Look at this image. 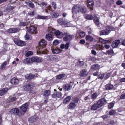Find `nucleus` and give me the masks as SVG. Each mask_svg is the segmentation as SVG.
Listing matches in <instances>:
<instances>
[{
    "label": "nucleus",
    "instance_id": "aec40b11",
    "mask_svg": "<svg viewBox=\"0 0 125 125\" xmlns=\"http://www.w3.org/2000/svg\"><path fill=\"white\" fill-rule=\"evenodd\" d=\"M11 83L12 84H17L19 82L18 80L15 77L12 78L10 81Z\"/></svg>",
    "mask_w": 125,
    "mask_h": 125
},
{
    "label": "nucleus",
    "instance_id": "ddd939ff",
    "mask_svg": "<svg viewBox=\"0 0 125 125\" xmlns=\"http://www.w3.org/2000/svg\"><path fill=\"white\" fill-rule=\"evenodd\" d=\"M36 28L33 26H31L29 27L27 29L28 31L31 34L35 33Z\"/></svg>",
    "mask_w": 125,
    "mask_h": 125
},
{
    "label": "nucleus",
    "instance_id": "b1692460",
    "mask_svg": "<svg viewBox=\"0 0 125 125\" xmlns=\"http://www.w3.org/2000/svg\"><path fill=\"white\" fill-rule=\"evenodd\" d=\"M69 44L70 43L69 42L65 44H62L61 45L60 48L62 49L64 48L66 49H67L68 48Z\"/></svg>",
    "mask_w": 125,
    "mask_h": 125
},
{
    "label": "nucleus",
    "instance_id": "49530a36",
    "mask_svg": "<svg viewBox=\"0 0 125 125\" xmlns=\"http://www.w3.org/2000/svg\"><path fill=\"white\" fill-rule=\"evenodd\" d=\"M65 76V75L64 74H61L58 75L56 76V78L58 79H60L62 78H63Z\"/></svg>",
    "mask_w": 125,
    "mask_h": 125
},
{
    "label": "nucleus",
    "instance_id": "2f4dec72",
    "mask_svg": "<svg viewBox=\"0 0 125 125\" xmlns=\"http://www.w3.org/2000/svg\"><path fill=\"white\" fill-rule=\"evenodd\" d=\"M16 98L15 97H10L7 99V102H13L15 101L16 100Z\"/></svg>",
    "mask_w": 125,
    "mask_h": 125
},
{
    "label": "nucleus",
    "instance_id": "cd10ccee",
    "mask_svg": "<svg viewBox=\"0 0 125 125\" xmlns=\"http://www.w3.org/2000/svg\"><path fill=\"white\" fill-rule=\"evenodd\" d=\"M35 76V75L27 74L26 76V78L28 80H30L34 78Z\"/></svg>",
    "mask_w": 125,
    "mask_h": 125
},
{
    "label": "nucleus",
    "instance_id": "13d9d810",
    "mask_svg": "<svg viewBox=\"0 0 125 125\" xmlns=\"http://www.w3.org/2000/svg\"><path fill=\"white\" fill-rule=\"evenodd\" d=\"M14 8L13 6H9L7 7V10L8 11H10L12 10Z\"/></svg>",
    "mask_w": 125,
    "mask_h": 125
},
{
    "label": "nucleus",
    "instance_id": "e2e57ef3",
    "mask_svg": "<svg viewBox=\"0 0 125 125\" xmlns=\"http://www.w3.org/2000/svg\"><path fill=\"white\" fill-rule=\"evenodd\" d=\"M120 98L121 99H125V93L121 95Z\"/></svg>",
    "mask_w": 125,
    "mask_h": 125
},
{
    "label": "nucleus",
    "instance_id": "393cba45",
    "mask_svg": "<svg viewBox=\"0 0 125 125\" xmlns=\"http://www.w3.org/2000/svg\"><path fill=\"white\" fill-rule=\"evenodd\" d=\"M46 39L48 41H52L53 39V38L52 35L50 34L47 33L45 36Z\"/></svg>",
    "mask_w": 125,
    "mask_h": 125
},
{
    "label": "nucleus",
    "instance_id": "412c9836",
    "mask_svg": "<svg viewBox=\"0 0 125 125\" xmlns=\"http://www.w3.org/2000/svg\"><path fill=\"white\" fill-rule=\"evenodd\" d=\"M94 22L95 23L96 25L98 27L100 26V24L98 18L94 16Z\"/></svg>",
    "mask_w": 125,
    "mask_h": 125
},
{
    "label": "nucleus",
    "instance_id": "5fc2aeb1",
    "mask_svg": "<svg viewBox=\"0 0 125 125\" xmlns=\"http://www.w3.org/2000/svg\"><path fill=\"white\" fill-rule=\"evenodd\" d=\"M68 41H69L71 40L74 37V36L73 35H71L69 34H68Z\"/></svg>",
    "mask_w": 125,
    "mask_h": 125
},
{
    "label": "nucleus",
    "instance_id": "5701e85b",
    "mask_svg": "<svg viewBox=\"0 0 125 125\" xmlns=\"http://www.w3.org/2000/svg\"><path fill=\"white\" fill-rule=\"evenodd\" d=\"M7 88H3L0 90V96H2L6 94L8 91Z\"/></svg>",
    "mask_w": 125,
    "mask_h": 125
},
{
    "label": "nucleus",
    "instance_id": "bb28decb",
    "mask_svg": "<svg viewBox=\"0 0 125 125\" xmlns=\"http://www.w3.org/2000/svg\"><path fill=\"white\" fill-rule=\"evenodd\" d=\"M25 3L27 5H28L30 7L33 8L35 7L33 3L31 1H29L28 2H25Z\"/></svg>",
    "mask_w": 125,
    "mask_h": 125
},
{
    "label": "nucleus",
    "instance_id": "a211bd4d",
    "mask_svg": "<svg viewBox=\"0 0 125 125\" xmlns=\"http://www.w3.org/2000/svg\"><path fill=\"white\" fill-rule=\"evenodd\" d=\"M76 106V105L75 103L71 102L69 105L68 108L70 109L73 110L75 108Z\"/></svg>",
    "mask_w": 125,
    "mask_h": 125
},
{
    "label": "nucleus",
    "instance_id": "8fccbe9b",
    "mask_svg": "<svg viewBox=\"0 0 125 125\" xmlns=\"http://www.w3.org/2000/svg\"><path fill=\"white\" fill-rule=\"evenodd\" d=\"M106 53L107 54L111 55L114 53V52L113 50L110 49L107 51L106 52Z\"/></svg>",
    "mask_w": 125,
    "mask_h": 125
},
{
    "label": "nucleus",
    "instance_id": "c9c22d12",
    "mask_svg": "<svg viewBox=\"0 0 125 125\" xmlns=\"http://www.w3.org/2000/svg\"><path fill=\"white\" fill-rule=\"evenodd\" d=\"M113 87V85L110 84H107L105 86L106 89L108 90L111 89H112Z\"/></svg>",
    "mask_w": 125,
    "mask_h": 125
},
{
    "label": "nucleus",
    "instance_id": "79ce46f5",
    "mask_svg": "<svg viewBox=\"0 0 125 125\" xmlns=\"http://www.w3.org/2000/svg\"><path fill=\"white\" fill-rule=\"evenodd\" d=\"M95 47L96 48V49L99 50H101L103 48V46L101 45L100 44H96Z\"/></svg>",
    "mask_w": 125,
    "mask_h": 125
},
{
    "label": "nucleus",
    "instance_id": "dca6fc26",
    "mask_svg": "<svg viewBox=\"0 0 125 125\" xmlns=\"http://www.w3.org/2000/svg\"><path fill=\"white\" fill-rule=\"evenodd\" d=\"M52 52L54 54L60 53L62 51L60 49L57 48H53V49H52Z\"/></svg>",
    "mask_w": 125,
    "mask_h": 125
},
{
    "label": "nucleus",
    "instance_id": "f704fd0d",
    "mask_svg": "<svg viewBox=\"0 0 125 125\" xmlns=\"http://www.w3.org/2000/svg\"><path fill=\"white\" fill-rule=\"evenodd\" d=\"M78 33L80 36L82 38L85 35V33L83 31H79L78 32Z\"/></svg>",
    "mask_w": 125,
    "mask_h": 125
},
{
    "label": "nucleus",
    "instance_id": "9d476101",
    "mask_svg": "<svg viewBox=\"0 0 125 125\" xmlns=\"http://www.w3.org/2000/svg\"><path fill=\"white\" fill-rule=\"evenodd\" d=\"M23 63L25 64L31 65L32 64L31 58H27L22 61Z\"/></svg>",
    "mask_w": 125,
    "mask_h": 125
},
{
    "label": "nucleus",
    "instance_id": "58836bf2",
    "mask_svg": "<svg viewBox=\"0 0 125 125\" xmlns=\"http://www.w3.org/2000/svg\"><path fill=\"white\" fill-rule=\"evenodd\" d=\"M8 62H7L6 61L4 62L1 65V69H4L6 66Z\"/></svg>",
    "mask_w": 125,
    "mask_h": 125
},
{
    "label": "nucleus",
    "instance_id": "ea45409f",
    "mask_svg": "<svg viewBox=\"0 0 125 125\" xmlns=\"http://www.w3.org/2000/svg\"><path fill=\"white\" fill-rule=\"evenodd\" d=\"M107 4L109 5H111L114 3V0H106Z\"/></svg>",
    "mask_w": 125,
    "mask_h": 125
},
{
    "label": "nucleus",
    "instance_id": "0e129e2a",
    "mask_svg": "<svg viewBox=\"0 0 125 125\" xmlns=\"http://www.w3.org/2000/svg\"><path fill=\"white\" fill-rule=\"evenodd\" d=\"M104 74H101L99 75L98 77L99 78H100L101 79H102L104 77Z\"/></svg>",
    "mask_w": 125,
    "mask_h": 125
},
{
    "label": "nucleus",
    "instance_id": "2eb2a0df",
    "mask_svg": "<svg viewBox=\"0 0 125 125\" xmlns=\"http://www.w3.org/2000/svg\"><path fill=\"white\" fill-rule=\"evenodd\" d=\"M19 29L17 28H11L8 30V31L10 33H16L19 31Z\"/></svg>",
    "mask_w": 125,
    "mask_h": 125
},
{
    "label": "nucleus",
    "instance_id": "e433bc0d",
    "mask_svg": "<svg viewBox=\"0 0 125 125\" xmlns=\"http://www.w3.org/2000/svg\"><path fill=\"white\" fill-rule=\"evenodd\" d=\"M58 23L60 25L63 24H65L64 21L62 19L60 18L57 20Z\"/></svg>",
    "mask_w": 125,
    "mask_h": 125
},
{
    "label": "nucleus",
    "instance_id": "a19ab883",
    "mask_svg": "<svg viewBox=\"0 0 125 125\" xmlns=\"http://www.w3.org/2000/svg\"><path fill=\"white\" fill-rule=\"evenodd\" d=\"M79 100V98H78L76 97H75L73 98L72 101L73 102H74L75 104L76 103H77Z\"/></svg>",
    "mask_w": 125,
    "mask_h": 125
},
{
    "label": "nucleus",
    "instance_id": "4be33fe9",
    "mask_svg": "<svg viewBox=\"0 0 125 125\" xmlns=\"http://www.w3.org/2000/svg\"><path fill=\"white\" fill-rule=\"evenodd\" d=\"M71 97L70 96H67L63 100V103L66 104L68 103L70 101Z\"/></svg>",
    "mask_w": 125,
    "mask_h": 125
},
{
    "label": "nucleus",
    "instance_id": "864d4df0",
    "mask_svg": "<svg viewBox=\"0 0 125 125\" xmlns=\"http://www.w3.org/2000/svg\"><path fill=\"white\" fill-rule=\"evenodd\" d=\"M114 103L112 102L110 103L108 105V108L109 109H111L113 108L114 106Z\"/></svg>",
    "mask_w": 125,
    "mask_h": 125
},
{
    "label": "nucleus",
    "instance_id": "9b49d317",
    "mask_svg": "<svg viewBox=\"0 0 125 125\" xmlns=\"http://www.w3.org/2000/svg\"><path fill=\"white\" fill-rule=\"evenodd\" d=\"M110 32V31L108 29L103 30L100 31V35H107Z\"/></svg>",
    "mask_w": 125,
    "mask_h": 125
},
{
    "label": "nucleus",
    "instance_id": "69168bd1",
    "mask_svg": "<svg viewBox=\"0 0 125 125\" xmlns=\"http://www.w3.org/2000/svg\"><path fill=\"white\" fill-rule=\"evenodd\" d=\"M108 115H104L102 116H101V117L104 119L107 118L109 117Z\"/></svg>",
    "mask_w": 125,
    "mask_h": 125
},
{
    "label": "nucleus",
    "instance_id": "1a4fd4ad",
    "mask_svg": "<svg viewBox=\"0 0 125 125\" xmlns=\"http://www.w3.org/2000/svg\"><path fill=\"white\" fill-rule=\"evenodd\" d=\"M120 42L119 40H117L114 41L112 43V46L113 48H115L117 47Z\"/></svg>",
    "mask_w": 125,
    "mask_h": 125
},
{
    "label": "nucleus",
    "instance_id": "a878e982",
    "mask_svg": "<svg viewBox=\"0 0 125 125\" xmlns=\"http://www.w3.org/2000/svg\"><path fill=\"white\" fill-rule=\"evenodd\" d=\"M88 73L86 70H83L81 71L80 75L81 76H86Z\"/></svg>",
    "mask_w": 125,
    "mask_h": 125
},
{
    "label": "nucleus",
    "instance_id": "473e14b6",
    "mask_svg": "<svg viewBox=\"0 0 125 125\" xmlns=\"http://www.w3.org/2000/svg\"><path fill=\"white\" fill-rule=\"evenodd\" d=\"M25 38L26 40H30L32 39V37L31 35H28L26 33L25 36Z\"/></svg>",
    "mask_w": 125,
    "mask_h": 125
},
{
    "label": "nucleus",
    "instance_id": "c756f323",
    "mask_svg": "<svg viewBox=\"0 0 125 125\" xmlns=\"http://www.w3.org/2000/svg\"><path fill=\"white\" fill-rule=\"evenodd\" d=\"M50 90H46L44 91L43 96L44 97H47L50 95Z\"/></svg>",
    "mask_w": 125,
    "mask_h": 125
},
{
    "label": "nucleus",
    "instance_id": "338daca9",
    "mask_svg": "<svg viewBox=\"0 0 125 125\" xmlns=\"http://www.w3.org/2000/svg\"><path fill=\"white\" fill-rule=\"evenodd\" d=\"M20 25L21 26H24L27 25V23L24 22H21L20 23Z\"/></svg>",
    "mask_w": 125,
    "mask_h": 125
},
{
    "label": "nucleus",
    "instance_id": "4468645a",
    "mask_svg": "<svg viewBox=\"0 0 125 125\" xmlns=\"http://www.w3.org/2000/svg\"><path fill=\"white\" fill-rule=\"evenodd\" d=\"M39 45L43 48L45 47L46 45V42L44 39H41L39 43Z\"/></svg>",
    "mask_w": 125,
    "mask_h": 125
},
{
    "label": "nucleus",
    "instance_id": "39448f33",
    "mask_svg": "<svg viewBox=\"0 0 125 125\" xmlns=\"http://www.w3.org/2000/svg\"><path fill=\"white\" fill-rule=\"evenodd\" d=\"M32 64L33 62H40L42 61L41 58L37 56H34L31 58Z\"/></svg>",
    "mask_w": 125,
    "mask_h": 125
},
{
    "label": "nucleus",
    "instance_id": "680f3d73",
    "mask_svg": "<svg viewBox=\"0 0 125 125\" xmlns=\"http://www.w3.org/2000/svg\"><path fill=\"white\" fill-rule=\"evenodd\" d=\"M53 43L54 45H56L59 43V42L58 40H56L53 42Z\"/></svg>",
    "mask_w": 125,
    "mask_h": 125
},
{
    "label": "nucleus",
    "instance_id": "09e8293b",
    "mask_svg": "<svg viewBox=\"0 0 125 125\" xmlns=\"http://www.w3.org/2000/svg\"><path fill=\"white\" fill-rule=\"evenodd\" d=\"M85 18L89 20H92L93 18V17L91 15H86L85 16Z\"/></svg>",
    "mask_w": 125,
    "mask_h": 125
},
{
    "label": "nucleus",
    "instance_id": "4d7b16f0",
    "mask_svg": "<svg viewBox=\"0 0 125 125\" xmlns=\"http://www.w3.org/2000/svg\"><path fill=\"white\" fill-rule=\"evenodd\" d=\"M52 5L54 9H56V4L55 2H52Z\"/></svg>",
    "mask_w": 125,
    "mask_h": 125
},
{
    "label": "nucleus",
    "instance_id": "72a5a7b5",
    "mask_svg": "<svg viewBox=\"0 0 125 125\" xmlns=\"http://www.w3.org/2000/svg\"><path fill=\"white\" fill-rule=\"evenodd\" d=\"M64 37L63 38V40L65 41H68V34L66 33H64L63 36Z\"/></svg>",
    "mask_w": 125,
    "mask_h": 125
},
{
    "label": "nucleus",
    "instance_id": "6e6552de",
    "mask_svg": "<svg viewBox=\"0 0 125 125\" xmlns=\"http://www.w3.org/2000/svg\"><path fill=\"white\" fill-rule=\"evenodd\" d=\"M28 104L26 103L23 104L20 108L21 110L24 113L27 111L28 108Z\"/></svg>",
    "mask_w": 125,
    "mask_h": 125
},
{
    "label": "nucleus",
    "instance_id": "052dcab7",
    "mask_svg": "<svg viewBox=\"0 0 125 125\" xmlns=\"http://www.w3.org/2000/svg\"><path fill=\"white\" fill-rule=\"evenodd\" d=\"M28 15L31 17L33 16L34 15V11L28 13Z\"/></svg>",
    "mask_w": 125,
    "mask_h": 125
},
{
    "label": "nucleus",
    "instance_id": "de8ad7c7",
    "mask_svg": "<svg viewBox=\"0 0 125 125\" xmlns=\"http://www.w3.org/2000/svg\"><path fill=\"white\" fill-rule=\"evenodd\" d=\"M9 45L7 44H4L3 47H4V49H3L2 50V52L4 53V52L7 50V48H6V46H9Z\"/></svg>",
    "mask_w": 125,
    "mask_h": 125
},
{
    "label": "nucleus",
    "instance_id": "7ed1b4c3",
    "mask_svg": "<svg viewBox=\"0 0 125 125\" xmlns=\"http://www.w3.org/2000/svg\"><path fill=\"white\" fill-rule=\"evenodd\" d=\"M81 6L79 5H74L72 9V12L73 13H77L80 11Z\"/></svg>",
    "mask_w": 125,
    "mask_h": 125
},
{
    "label": "nucleus",
    "instance_id": "f257e3e1",
    "mask_svg": "<svg viewBox=\"0 0 125 125\" xmlns=\"http://www.w3.org/2000/svg\"><path fill=\"white\" fill-rule=\"evenodd\" d=\"M49 32L54 34L58 38L61 39L63 37V33L62 32L51 27L49 28Z\"/></svg>",
    "mask_w": 125,
    "mask_h": 125
},
{
    "label": "nucleus",
    "instance_id": "20e7f679",
    "mask_svg": "<svg viewBox=\"0 0 125 125\" xmlns=\"http://www.w3.org/2000/svg\"><path fill=\"white\" fill-rule=\"evenodd\" d=\"M10 112L11 114L17 115L18 116L22 115L24 114L23 113L21 114L19 113V109L16 108L11 110Z\"/></svg>",
    "mask_w": 125,
    "mask_h": 125
},
{
    "label": "nucleus",
    "instance_id": "603ef678",
    "mask_svg": "<svg viewBox=\"0 0 125 125\" xmlns=\"http://www.w3.org/2000/svg\"><path fill=\"white\" fill-rule=\"evenodd\" d=\"M100 66L98 64H96L94 65V70H98L100 69Z\"/></svg>",
    "mask_w": 125,
    "mask_h": 125
},
{
    "label": "nucleus",
    "instance_id": "4c0bfd02",
    "mask_svg": "<svg viewBox=\"0 0 125 125\" xmlns=\"http://www.w3.org/2000/svg\"><path fill=\"white\" fill-rule=\"evenodd\" d=\"M86 9L84 7H82L81 6L80 11V12H82L83 13H85L86 12Z\"/></svg>",
    "mask_w": 125,
    "mask_h": 125
},
{
    "label": "nucleus",
    "instance_id": "f03ea898",
    "mask_svg": "<svg viewBox=\"0 0 125 125\" xmlns=\"http://www.w3.org/2000/svg\"><path fill=\"white\" fill-rule=\"evenodd\" d=\"M106 102V100L104 98H103L98 101L96 104H94V110L100 107Z\"/></svg>",
    "mask_w": 125,
    "mask_h": 125
},
{
    "label": "nucleus",
    "instance_id": "c85d7f7f",
    "mask_svg": "<svg viewBox=\"0 0 125 125\" xmlns=\"http://www.w3.org/2000/svg\"><path fill=\"white\" fill-rule=\"evenodd\" d=\"M86 39L87 41L91 42L93 41V38L92 36L88 35L86 36Z\"/></svg>",
    "mask_w": 125,
    "mask_h": 125
},
{
    "label": "nucleus",
    "instance_id": "7c9ffc66",
    "mask_svg": "<svg viewBox=\"0 0 125 125\" xmlns=\"http://www.w3.org/2000/svg\"><path fill=\"white\" fill-rule=\"evenodd\" d=\"M47 16H43L41 15H38L37 16L36 18L38 19L44 20L47 19Z\"/></svg>",
    "mask_w": 125,
    "mask_h": 125
},
{
    "label": "nucleus",
    "instance_id": "a18cd8bd",
    "mask_svg": "<svg viewBox=\"0 0 125 125\" xmlns=\"http://www.w3.org/2000/svg\"><path fill=\"white\" fill-rule=\"evenodd\" d=\"M106 28L107 29L109 30V31H114L115 30L114 28L110 26H107L106 27Z\"/></svg>",
    "mask_w": 125,
    "mask_h": 125
},
{
    "label": "nucleus",
    "instance_id": "bf43d9fd",
    "mask_svg": "<svg viewBox=\"0 0 125 125\" xmlns=\"http://www.w3.org/2000/svg\"><path fill=\"white\" fill-rule=\"evenodd\" d=\"M56 93L57 97L60 98L62 96V94L60 92H57Z\"/></svg>",
    "mask_w": 125,
    "mask_h": 125
},
{
    "label": "nucleus",
    "instance_id": "f3484780",
    "mask_svg": "<svg viewBox=\"0 0 125 125\" xmlns=\"http://www.w3.org/2000/svg\"><path fill=\"white\" fill-rule=\"evenodd\" d=\"M63 87L65 90L68 91L71 88L72 86L70 84H67L64 85L63 86Z\"/></svg>",
    "mask_w": 125,
    "mask_h": 125
},
{
    "label": "nucleus",
    "instance_id": "423d86ee",
    "mask_svg": "<svg viewBox=\"0 0 125 125\" xmlns=\"http://www.w3.org/2000/svg\"><path fill=\"white\" fill-rule=\"evenodd\" d=\"M13 41L15 43L19 46H23L26 45V43L24 42L19 41L16 39H14Z\"/></svg>",
    "mask_w": 125,
    "mask_h": 125
},
{
    "label": "nucleus",
    "instance_id": "3c124183",
    "mask_svg": "<svg viewBox=\"0 0 125 125\" xmlns=\"http://www.w3.org/2000/svg\"><path fill=\"white\" fill-rule=\"evenodd\" d=\"M52 60L58 62L59 61V59L58 58L57 56H52Z\"/></svg>",
    "mask_w": 125,
    "mask_h": 125
},
{
    "label": "nucleus",
    "instance_id": "6ab92c4d",
    "mask_svg": "<svg viewBox=\"0 0 125 125\" xmlns=\"http://www.w3.org/2000/svg\"><path fill=\"white\" fill-rule=\"evenodd\" d=\"M37 119V116H33L29 119V121L30 123H31L35 121Z\"/></svg>",
    "mask_w": 125,
    "mask_h": 125
},
{
    "label": "nucleus",
    "instance_id": "37998d69",
    "mask_svg": "<svg viewBox=\"0 0 125 125\" xmlns=\"http://www.w3.org/2000/svg\"><path fill=\"white\" fill-rule=\"evenodd\" d=\"M51 15L54 18H57L59 16V14L58 13L54 12L51 14Z\"/></svg>",
    "mask_w": 125,
    "mask_h": 125
},
{
    "label": "nucleus",
    "instance_id": "f8f14e48",
    "mask_svg": "<svg viewBox=\"0 0 125 125\" xmlns=\"http://www.w3.org/2000/svg\"><path fill=\"white\" fill-rule=\"evenodd\" d=\"M87 2L88 4V7L91 10H93V7L94 5V1L93 0H88Z\"/></svg>",
    "mask_w": 125,
    "mask_h": 125
},
{
    "label": "nucleus",
    "instance_id": "c03bdc74",
    "mask_svg": "<svg viewBox=\"0 0 125 125\" xmlns=\"http://www.w3.org/2000/svg\"><path fill=\"white\" fill-rule=\"evenodd\" d=\"M33 53L31 51H29L26 53L25 55L27 57H28L32 55Z\"/></svg>",
    "mask_w": 125,
    "mask_h": 125
},
{
    "label": "nucleus",
    "instance_id": "774afa93",
    "mask_svg": "<svg viewBox=\"0 0 125 125\" xmlns=\"http://www.w3.org/2000/svg\"><path fill=\"white\" fill-rule=\"evenodd\" d=\"M116 4L117 5H120L122 4V2L120 0H118L116 2Z\"/></svg>",
    "mask_w": 125,
    "mask_h": 125
},
{
    "label": "nucleus",
    "instance_id": "6e6d98bb",
    "mask_svg": "<svg viewBox=\"0 0 125 125\" xmlns=\"http://www.w3.org/2000/svg\"><path fill=\"white\" fill-rule=\"evenodd\" d=\"M116 112V111L115 110H112L110 111L109 113L110 115H112L115 114Z\"/></svg>",
    "mask_w": 125,
    "mask_h": 125
},
{
    "label": "nucleus",
    "instance_id": "0eeeda50",
    "mask_svg": "<svg viewBox=\"0 0 125 125\" xmlns=\"http://www.w3.org/2000/svg\"><path fill=\"white\" fill-rule=\"evenodd\" d=\"M33 83H30L25 85L23 87V89L25 91H29L34 87Z\"/></svg>",
    "mask_w": 125,
    "mask_h": 125
}]
</instances>
